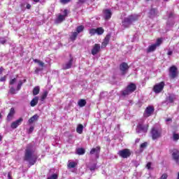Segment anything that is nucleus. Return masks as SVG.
<instances>
[{
	"instance_id": "nucleus-6",
	"label": "nucleus",
	"mask_w": 179,
	"mask_h": 179,
	"mask_svg": "<svg viewBox=\"0 0 179 179\" xmlns=\"http://www.w3.org/2000/svg\"><path fill=\"white\" fill-rule=\"evenodd\" d=\"M68 13H69V11H68V10L65 9L63 11V14H59L57 19H56V22L57 23H62V22H64V20H65V17H68Z\"/></svg>"
},
{
	"instance_id": "nucleus-37",
	"label": "nucleus",
	"mask_w": 179,
	"mask_h": 179,
	"mask_svg": "<svg viewBox=\"0 0 179 179\" xmlns=\"http://www.w3.org/2000/svg\"><path fill=\"white\" fill-rule=\"evenodd\" d=\"M17 82V78H13V79L10 80L9 85H15Z\"/></svg>"
},
{
	"instance_id": "nucleus-48",
	"label": "nucleus",
	"mask_w": 179,
	"mask_h": 179,
	"mask_svg": "<svg viewBox=\"0 0 179 179\" xmlns=\"http://www.w3.org/2000/svg\"><path fill=\"white\" fill-rule=\"evenodd\" d=\"M34 129V127L33 126H31V127L29 128V133L33 132Z\"/></svg>"
},
{
	"instance_id": "nucleus-13",
	"label": "nucleus",
	"mask_w": 179,
	"mask_h": 179,
	"mask_svg": "<svg viewBox=\"0 0 179 179\" xmlns=\"http://www.w3.org/2000/svg\"><path fill=\"white\" fill-rule=\"evenodd\" d=\"M73 62V58L70 56V59L63 65V69H69L72 66V64Z\"/></svg>"
},
{
	"instance_id": "nucleus-47",
	"label": "nucleus",
	"mask_w": 179,
	"mask_h": 179,
	"mask_svg": "<svg viewBox=\"0 0 179 179\" xmlns=\"http://www.w3.org/2000/svg\"><path fill=\"white\" fill-rule=\"evenodd\" d=\"M0 43H1V44H5V43H6V40H5V39H0Z\"/></svg>"
},
{
	"instance_id": "nucleus-59",
	"label": "nucleus",
	"mask_w": 179,
	"mask_h": 179,
	"mask_svg": "<svg viewBox=\"0 0 179 179\" xmlns=\"http://www.w3.org/2000/svg\"><path fill=\"white\" fill-rule=\"evenodd\" d=\"M0 118H2V114L0 113Z\"/></svg>"
},
{
	"instance_id": "nucleus-9",
	"label": "nucleus",
	"mask_w": 179,
	"mask_h": 179,
	"mask_svg": "<svg viewBox=\"0 0 179 179\" xmlns=\"http://www.w3.org/2000/svg\"><path fill=\"white\" fill-rule=\"evenodd\" d=\"M164 89V82H161L154 86L153 91L155 93H160Z\"/></svg>"
},
{
	"instance_id": "nucleus-50",
	"label": "nucleus",
	"mask_w": 179,
	"mask_h": 179,
	"mask_svg": "<svg viewBox=\"0 0 179 179\" xmlns=\"http://www.w3.org/2000/svg\"><path fill=\"white\" fill-rule=\"evenodd\" d=\"M3 72V67H1L0 68V75H2Z\"/></svg>"
},
{
	"instance_id": "nucleus-3",
	"label": "nucleus",
	"mask_w": 179,
	"mask_h": 179,
	"mask_svg": "<svg viewBox=\"0 0 179 179\" xmlns=\"http://www.w3.org/2000/svg\"><path fill=\"white\" fill-rule=\"evenodd\" d=\"M136 90V85L131 83L122 92V94H123V96H127L128 94H131V93H134Z\"/></svg>"
},
{
	"instance_id": "nucleus-25",
	"label": "nucleus",
	"mask_w": 179,
	"mask_h": 179,
	"mask_svg": "<svg viewBox=\"0 0 179 179\" xmlns=\"http://www.w3.org/2000/svg\"><path fill=\"white\" fill-rule=\"evenodd\" d=\"M76 131L78 134H80V135L83 134V124H78L76 129Z\"/></svg>"
},
{
	"instance_id": "nucleus-21",
	"label": "nucleus",
	"mask_w": 179,
	"mask_h": 179,
	"mask_svg": "<svg viewBox=\"0 0 179 179\" xmlns=\"http://www.w3.org/2000/svg\"><path fill=\"white\" fill-rule=\"evenodd\" d=\"M172 156L173 157V159H175V161L176 162V163H178V159H179V151L178 150H174Z\"/></svg>"
},
{
	"instance_id": "nucleus-38",
	"label": "nucleus",
	"mask_w": 179,
	"mask_h": 179,
	"mask_svg": "<svg viewBox=\"0 0 179 179\" xmlns=\"http://www.w3.org/2000/svg\"><path fill=\"white\" fill-rule=\"evenodd\" d=\"M173 141H178V139H179V134L174 133L173 136Z\"/></svg>"
},
{
	"instance_id": "nucleus-24",
	"label": "nucleus",
	"mask_w": 179,
	"mask_h": 179,
	"mask_svg": "<svg viewBox=\"0 0 179 179\" xmlns=\"http://www.w3.org/2000/svg\"><path fill=\"white\" fill-rule=\"evenodd\" d=\"M37 120H38V115H34L28 120V122L29 124H33V122L37 121Z\"/></svg>"
},
{
	"instance_id": "nucleus-33",
	"label": "nucleus",
	"mask_w": 179,
	"mask_h": 179,
	"mask_svg": "<svg viewBox=\"0 0 179 179\" xmlns=\"http://www.w3.org/2000/svg\"><path fill=\"white\" fill-rule=\"evenodd\" d=\"M78 33L76 31L75 32H72L71 35V40L73 41V40H76V38L78 37Z\"/></svg>"
},
{
	"instance_id": "nucleus-10",
	"label": "nucleus",
	"mask_w": 179,
	"mask_h": 179,
	"mask_svg": "<svg viewBox=\"0 0 179 179\" xmlns=\"http://www.w3.org/2000/svg\"><path fill=\"white\" fill-rule=\"evenodd\" d=\"M155 112V108L153 106H148L146 108L143 116L145 118H148V117H150V115H152V114H153V113Z\"/></svg>"
},
{
	"instance_id": "nucleus-22",
	"label": "nucleus",
	"mask_w": 179,
	"mask_h": 179,
	"mask_svg": "<svg viewBox=\"0 0 179 179\" xmlns=\"http://www.w3.org/2000/svg\"><path fill=\"white\" fill-rule=\"evenodd\" d=\"M67 166H68V167L69 169H75V166H78V163H76V162H73L72 160H69L68 162V165Z\"/></svg>"
},
{
	"instance_id": "nucleus-60",
	"label": "nucleus",
	"mask_w": 179,
	"mask_h": 179,
	"mask_svg": "<svg viewBox=\"0 0 179 179\" xmlns=\"http://www.w3.org/2000/svg\"><path fill=\"white\" fill-rule=\"evenodd\" d=\"M165 1H169V0H165Z\"/></svg>"
},
{
	"instance_id": "nucleus-44",
	"label": "nucleus",
	"mask_w": 179,
	"mask_h": 179,
	"mask_svg": "<svg viewBox=\"0 0 179 179\" xmlns=\"http://www.w3.org/2000/svg\"><path fill=\"white\" fill-rule=\"evenodd\" d=\"M150 167H152V162H148L146 165V168L148 169V170H150Z\"/></svg>"
},
{
	"instance_id": "nucleus-36",
	"label": "nucleus",
	"mask_w": 179,
	"mask_h": 179,
	"mask_svg": "<svg viewBox=\"0 0 179 179\" xmlns=\"http://www.w3.org/2000/svg\"><path fill=\"white\" fill-rule=\"evenodd\" d=\"M47 179H58V175L57 174H52V176L48 177Z\"/></svg>"
},
{
	"instance_id": "nucleus-35",
	"label": "nucleus",
	"mask_w": 179,
	"mask_h": 179,
	"mask_svg": "<svg viewBox=\"0 0 179 179\" xmlns=\"http://www.w3.org/2000/svg\"><path fill=\"white\" fill-rule=\"evenodd\" d=\"M89 33L90 36H94V34H96V29H90Z\"/></svg>"
},
{
	"instance_id": "nucleus-52",
	"label": "nucleus",
	"mask_w": 179,
	"mask_h": 179,
	"mask_svg": "<svg viewBox=\"0 0 179 179\" xmlns=\"http://www.w3.org/2000/svg\"><path fill=\"white\" fill-rule=\"evenodd\" d=\"M150 13H151V14H152V13H154V15H155V13H156V10L152 9V10H150Z\"/></svg>"
},
{
	"instance_id": "nucleus-39",
	"label": "nucleus",
	"mask_w": 179,
	"mask_h": 179,
	"mask_svg": "<svg viewBox=\"0 0 179 179\" xmlns=\"http://www.w3.org/2000/svg\"><path fill=\"white\" fill-rule=\"evenodd\" d=\"M10 93L11 94H16V90H15V88H13V87H11V88L10 89Z\"/></svg>"
},
{
	"instance_id": "nucleus-12",
	"label": "nucleus",
	"mask_w": 179,
	"mask_h": 179,
	"mask_svg": "<svg viewBox=\"0 0 179 179\" xmlns=\"http://www.w3.org/2000/svg\"><path fill=\"white\" fill-rule=\"evenodd\" d=\"M22 122H23V118L20 117V119L15 120V122H13L12 124H11V126L10 127L13 129H16V128L20 125V124H22Z\"/></svg>"
},
{
	"instance_id": "nucleus-8",
	"label": "nucleus",
	"mask_w": 179,
	"mask_h": 179,
	"mask_svg": "<svg viewBox=\"0 0 179 179\" xmlns=\"http://www.w3.org/2000/svg\"><path fill=\"white\" fill-rule=\"evenodd\" d=\"M178 76V71L177 68L176 67V66H172L169 69V77L171 78V79H176V78H177Z\"/></svg>"
},
{
	"instance_id": "nucleus-54",
	"label": "nucleus",
	"mask_w": 179,
	"mask_h": 179,
	"mask_svg": "<svg viewBox=\"0 0 179 179\" xmlns=\"http://www.w3.org/2000/svg\"><path fill=\"white\" fill-rule=\"evenodd\" d=\"M166 122H171V118H168L166 120Z\"/></svg>"
},
{
	"instance_id": "nucleus-2",
	"label": "nucleus",
	"mask_w": 179,
	"mask_h": 179,
	"mask_svg": "<svg viewBox=\"0 0 179 179\" xmlns=\"http://www.w3.org/2000/svg\"><path fill=\"white\" fill-rule=\"evenodd\" d=\"M138 19H139V15H138L134 14L129 15L123 20L122 26L124 27V29H127V27H129V26L132 24L133 22H136Z\"/></svg>"
},
{
	"instance_id": "nucleus-26",
	"label": "nucleus",
	"mask_w": 179,
	"mask_h": 179,
	"mask_svg": "<svg viewBox=\"0 0 179 179\" xmlns=\"http://www.w3.org/2000/svg\"><path fill=\"white\" fill-rule=\"evenodd\" d=\"M48 96V92L44 91L43 93L41 96V101H44L47 99Z\"/></svg>"
},
{
	"instance_id": "nucleus-19",
	"label": "nucleus",
	"mask_w": 179,
	"mask_h": 179,
	"mask_svg": "<svg viewBox=\"0 0 179 179\" xmlns=\"http://www.w3.org/2000/svg\"><path fill=\"white\" fill-rule=\"evenodd\" d=\"M13 115H15V108H11L10 113H8V115L7 116L8 121H10L12 120V118H13Z\"/></svg>"
},
{
	"instance_id": "nucleus-46",
	"label": "nucleus",
	"mask_w": 179,
	"mask_h": 179,
	"mask_svg": "<svg viewBox=\"0 0 179 179\" xmlns=\"http://www.w3.org/2000/svg\"><path fill=\"white\" fill-rule=\"evenodd\" d=\"M5 80H6V76H4L0 78V82H5Z\"/></svg>"
},
{
	"instance_id": "nucleus-56",
	"label": "nucleus",
	"mask_w": 179,
	"mask_h": 179,
	"mask_svg": "<svg viewBox=\"0 0 179 179\" xmlns=\"http://www.w3.org/2000/svg\"><path fill=\"white\" fill-rule=\"evenodd\" d=\"M34 2H35L36 3H37L38 2H40V0H33Z\"/></svg>"
},
{
	"instance_id": "nucleus-11",
	"label": "nucleus",
	"mask_w": 179,
	"mask_h": 179,
	"mask_svg": "<svg viewBox=\"0 0 179 179\" xmlns=\"http://www.w3.org/2000/svg\"><path fill=\"white\" fill-rule=\"evenodd\" d=\"M120 68L122 74L125 75V73H127V72H128V69L129 67L128 66V64L123 62L120 64Z\"/></svg>"
},
{
	"instance_id": "nucleus-18",
	"label": "nucleus",
	"mask_w": 179,
	"mask_h": 179,
	"mask_svg": "<svg viewBox=\"0 0 179 179\" xmlns=\"http://www.w3.org/2000/svg\"><path fill=\"white\" fill-rule=\"evenodd\" d=\"M110 37H111V36L110 34L106 35V36L105 37V38L103 40V43H102V47L106 48L107 46V44H108V43L110 41Z\"/></svg>"
},
{
	"instance_id": "nucleus-57",
	"label": "nucleus",
	"mask_w": 179,
	"mask_h": 179,
	"mask_svg": "<svg viewBox=\"0 0 179 179\" xmlns=\"http://www.w3.org/2000/svg\"><path fill=\"white\" fill-rule=\"evenodd\" d=\"M8 179H12V177H10V174H8Z\"/></svg>"
},
{
	"instance_id": "nucleus-55",
	"label": "nucleus",
	"mask_w": 179,
	"mask_h": 179,
	"mask_svg": "<svg viewBox=\"0 0 179 179\" xmlns=\"http://www.w3.org/2000/svg\"><path fill=\"white\" fill-rule=\"evenodd\" d=\"M139 141H141V139L137 138V139L136 140V143H139Z\"/></svg>"
},
{
	"instance_id": "nucleus-7",
	"label": "nucleus",
	"mask_w": 179,
	"mask_h": 179,
	"mask_svg": "<svg viewBox=\"0 0 179 179\" xmlns=\"http://www.w3.org/2000/svg\"><path fill=\"white\" fill-rule=\"evenodd\" d=\"M151 135L153 140L160 138L162 131L156 127H153L151 130Z\"/></svg>"
},
{
	"instance_id": "nucleus-41",
	"label": "nucleus",
	"mask_w": 179,
	"mask_h": 179,
	"mask_svg": "<svg viewBox=\"0 0 179 179\" xmlns=\"http://www.w3.org/2000/svg\"><path fill=\"white\" fill-rule=\"evenodd\" d=\"M41 71H43V68H36V69H35V73L38 74L39 72H41Z\"/></svg>"
},
{
	"instance_id": "nucleus-28",
	"label": "nucleus",
	"mask_w": 179,
	"mask_h": 179,
	"mask_svg": "<svg viewBox=\"0 0 179 179\" xmlns=\"http://www.w3.org/2000/svg\"><path fill=\"white\" fill-rule=\"evenodd\" d=\"M86 100L85 99H80L78 102V105L79 107H85L86 106Z\"/></svg>"
},
{
	"instance_id": "nucleus-34",
	"label": "nucleus",
	"mask_w": 179,
	"mask_h": 179,
	"mask_svg": "<svg viewBox=\"0 0 179 179\" xmlns=\"http://www.w3.org/2000/svg\"><path fill=\"white\" fill-rule=\"evenodd\" d=\"M34 62H36V64H38V65L40 66H42V67L44 66V62H41V61H40V60H38L37 59H34Z\"/></svg>"
},
{
	"instance_id": "nucleus-27",
	"label": "nucleus",
	"mask_w": 179,
	"mask_h": 179,
	"mask_svg": "<svg viewBox=\"0 0 179 179\" xmlns=\"http://www.w3.org/2000/svg\"><path fill=\"white\" fill-rule=\"evenodd\" d=\"M24 82H26V79L20 80L18 81L17 86V90H20V89H22V85H23V83H24Z\"/></svg>"
},
{
	"instance_id": "nucleus-49",
	"label": "nucleus",
	"mask_w": 179,
	"mask_h": 179,
	"mask_svg": "<svg viewBox=\"0 0 179 179\" xmlns=\"http://www.w3.org/2000/svg\"><path fill=\"white\" fill-rule=\"evenodd\" d=\"M79 3H85L86 2V0H78Z\"/></svg>"
},
{
	"instance_id": "nucleus-5",
	"label": "nucleus",
	"mask_w": 179,
	"mask_h": 179,
	"mask_svg": "<svg viewBox=\"0 0 179 179\" xmlns=\"http://www.w3.org/2000/svg\"><path fill=\"white\" fill-rule=\"evenodd\" d=\"M163 43V40L162 38H158L157 40V42L155 44L151 45L148 48V52H153L157 47Z\"/></svg>"
},
{
	"instance_id": "nucleus-4",
	"label": "nucleus",
	"mask_w": 179,
	"mask_h": 179,
	"mask_svg": "<svg viewBox=\"0 0 179 179\" xmlns=\"http://www.w3.org/2000/svg\"><path fill=\"white\" fill-rule=\"evenodd\" d=\"M117 155L122 159H128L131 156V150L129 149H123L119 150Z\"/></svg>"
},
{
	"instance_id": "nucleus-51",
	"label": "nucleus",
	"mask_w": 179,
	"mask_h": 179,
	"mask_svg": "<svg viewBox=\"0 0 179 179\" xmlns=\"http://www.w3.org/2000/svg\"><path fill=\"white\" fill-rule=\"evenodd\" d=\"M167 54L168 55H173V50H169Z\"/></svg>"
},
{
	"instance_id": "nucleus-29",
	"label": "nucleus",
	"mask_w": 179,
	"mask_h": 179,
	"mask_svg": "<svg viewBox=\"0 0 179 179\" xmlns=\"http://www.w3.org/2000/svg\"><path fill=\"white\" fill-rule=\"evenodd\" d=\"M32 93L34 96H37V94L40 93V87L38 86L35 87L33 90Z\"/></svg>"
},
{
	"instance_id": "nucleus-43",
	"label": "nucleus",
	"mask_w": 179,
	"mask_h": 179,
	"mask_svg": "<svg viewBox=\"0 0 179 179\" xmlns=\"http://www.w3.org/2000/svg\"><path fill=\"white\" fill-rule=\"evenodd\" d=\"M60 2L65 5V3H68L69 2H71V0H60Z\"/></svg>"
},
{
	"instance_id": "nucleus-20",
	"label": "nucleus",
	"mask_w": 179,
	"mask_h": 179,
	"mask_svg": "<svg viewBox=\"0 0 179 179\" xmlns=\"http://www.w3.org/2000/svg\"><path fill=\"white\" fill-rule=\"evenodd\" d=\"M38 103V96H35L30 103L31 107H36L37 106V103Z\"/></svg>"
},
{
	"instance_id": "nucleus-14",
	"label": "nucleus",
	"mask_w": 179,
	"mask_h": 179,
	"mask_svg": "<svg viewBox=\"0 0 179 179\" xmlns=\"http://www.w3.org/2000/svg\"><path fill=\"white\" fill-rule=\"evenodd\" d=\"M113 13H111V10L106 9L103 10V16L106 20H108V19H111V16Z\"/></svg>"
},
{
	"instance_id": "nucleus-45",
	"label": "nucleus",
	"mask_w": 179,
	"mask_h": 179,
	"mask_svg": "<svg viewBox=\"0 0 179 179\" xmlns=\"http://www.w3.org/2000/svg\"><path fill=\"white\" fill-rule=\"evenodd\" d=\"M167 177H168L167 174L164 173V174L161 176L160 179H167Z\"/></svg>"
},
{
	"instance_id": "nucleus-31",
	"label": "nucleus",
	"mask_w": 179,
	"mask_h": 179,
	"mask_svg": "<svg viewBox=\"0 0 179 179\" xmlns=\"http://www.w3.org/2000/svg\"><path fill=\"white\" fill-rule=\"evenodd\" d=\"M96 34H98V36H101V34H103V33H104V29L101 27H98L97 29H96Z\"/></svg>"
},
{
	"instance_id": "nucleus-30",
	"label": "nucleus",
	"mask_w": 179,
	"mask_h": 179,
	"mask_svg": "<svg viewBox=\"0 0 179 179\" xmlns=\"http://www.w3.org/2000/svg\"><path fill=\"white\" fill-rule=\"evenodd\" d=\"M85 152H86V150H85V149L82 148H78L76 150L77 155H85Z\"/></svg>"
},
{
	"instance_id": "nucleus-53",
	"label": "nucleus",
	"mask_w": 179,
	"mask_h": 179,
	"mask_svg": "<svg viewBox=\"0 0 179 179\" xmlns=\"http://www.w3.org/2000/svg\"><path fill=\"white\" fill-rule=\"evenodd\" d=\"M30 8H31V5L27 4V9H30Z\"/></svg>"
},
{
	"instance_id": "nucleus-40",
	"label": "nucleus",
	"mask_w": 179,
	"mask_h": 179,
	"mask_svg": "<svg viewBox=\"0 0 179 179\" xmlns=\"http://www.w3.org/2000/svg\"><path fill=\"white\" fill-rule=\"evenodd\" d=\"M146 146H148V143L145 142L141 145L140 148H141V149H145V148H146Z\"/></svg>"
},
{
	"instance_id": "nucleus-1",
	"label": "nucleus",
	"mask_w": 179,
	"mask_h": 179,
	"mask_svg": "<svg viewBox=\"0 0 179 179\" xmlns=\"http://www.w3.org/2000/svg\"><path fill=\"white\" fill-rule=\"evenodd\" d=\"M24 160L29 162L31 166L34 165L37 161V155L34 154V149L33 148V145L31 144H29L27 147Z\"/></svg>"
},
{
	"instance_id": "nucleus-42",
	"label": "nucleus",
	"mask_w": 179,
	"mask_h": 179,
	"mask_svg": "<svg viewBox=\"0 0 179 179\" xmlns=\"http://www.w3.org/2000/svg\"><path fill=\"white\" fill-rule=\"evenodd\" d=\"M90 170L91 171H94V170H96V164H93L92 166H91L90 167Z\"/></svg>"
},
{
	"instance_id": "nucleus-23",
	"label": "nucleus",
	"mask_w": 179,
	"mask_h": 179,
	"mask_svg": "<svg viewBox=\"0 0 179 179\" xmlns=\"http://www.w3.org/2000/svg\"><path fill=\"white\" fill-rule=\"evenodd\" d=\"M143 131V132H148V127H144L143 125H142L141 124H139L137 126V129L136 131L137 132H138V131Z\"/></svg>"
},
{
	"instance_id": "nucleus-15",
	"label": "nucleus",
	"mask_w": 179,
	"mask_h": 179,
	"mask_svg": "<svg viewBox=\"0 0 179 179\" xmlns=\"http://www.w3.org/2000/svg\"><path fill=\"white\" fill-rule=\"evenodd\" d=\"M100 147L97 146L96 148H94L90 151V155H95L96 157H99V155H100Z\"/></svg>"
},
{
	"instance_id": "nucleus-16",
	"label": "nucleus",
	"mask_w": 179,
	"mask_h": 179,
	"mask_svg": "<svg viewBox=\"0 0 179 179\" xmlns=\"http://www.w3.org/2000/svg\"><path fill=\"white\" fill-rule=\"evenodd\" d=\"M100 52V44H95L92 50V55H96Z\"/></svg>"
},
{
	"instance_id": "nucleus-58",
	"label": "nucleus",
	"mask_w": 179,
	"mask_h": 179,
	"mask_svg": "<svg viewBox=\"0 0 179 179\" xmlns=\"http://www.w3.org/2000/svg\"><path fill=\"white\" fill-rule=\"evenodd\" d=\"M2 141V136H0V142Z\"/></svg>"
},
{
	"instance_id": "nucleus-17",
	"label": "nucleus",
	"mask_w": 179,
	"mask_h": 179,
	"mask_svg": "<svg viewBox=\"0 0 179 179\" xmlns=\"http://www.w3.org/2000/svg\"><path fill=\"white\" fill-rule=\"evenodd\" d=\"M176 99L177 96H176L174 94H171L167 98V101L168 103H174V101H176Z\"/></svg>"
},
{
	"instance_id": "nucleus-32",
	"label": "nucleus",
	"mask_w": 179,
	"mask_h": 179,
	"mask_svg": "<svg viewBox=\"0 0 179 179\" xmlns=\"http://www.w3.org/2000/svg\"><path fill=\"white\" fill-rule=\"evenodd\" d=\"M83 30H85V27L83 25H80L77 27L76 32H77L79 34V33H82Z\"/></svg>"
}]
</instances>
